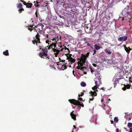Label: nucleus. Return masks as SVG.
<instances>
[{
	"label": "nucleus",
	"mask_w": 132,
	"mask_h": 132,
	"mask_svg": "<svg viewBox=\"0 0 132 132\" xmlns=\"http://www.w3.org/2000/svg\"><path fill=\"white\" fill-rule=\"evenodd\" d=\"M95 48L96 50H99L100 48H102V47H101L96 44H95L94 45Z\"/></svg>",
	"instance_id": "obj_22"
},
{
	"label": "nucleus",
	"mask_w": 132,
	"mask_h": 132,
	"mask_svg": "<svg viewBox=\"0 0 132 132\" xmlns=\"http://www.w3.org/2000/svg\"><path fill=\"white\" fill-rule=\"evenodd\" d=\"M81 86L84 87L86 86V83L84 82H82L81 83Z\"/></svg>",
	"instance_id": "obj_26"
},
{
	"label": "nucleus",
	"mask_w": 132,
	"mask_h": 132,
	"mask_svg": "<svg viewBox=\"0 0 132 132\" xmlns=\"http://www.w3.org/2000/svg\"><path fill=\"white\" fill-rule=\"evenodd\" d=\"M73 111L71 112L70 115L72 119L74 121L76 120V115L73 113Z\"/></svg>",
	"instance_id": "obj_14"
},
{
	"label": "nucleus",
	"mask_w": 132,
	"mask_h": 132,
	"mask_svg": "<svg viewBox=\"0 0 132 132\" xmlns=\"http://www.w3.org/2000/svg\"><path fill=\"white\" fill-rule=\"evenodd\" d=\"M90 71L91 73H93V72L95 71L93 70L92 69V68H90Z\"/></svg>",
	"instance_id": "obj_38"
},
{
	"label": "nucleus",
	"mask_w": 132,
	"mask_h": 132,
	"mask_svg": "<svg viewBox=\"0 0 132 132\" xmlns=\"http://www.w3.org/2000/svg\"><path fill=\"white\" fill-rule=\"evenodd\" d=\"M81 95H80L79 94L78 95V97H80V96H82L84 95V93L81 92Z\"/></svg>",
	"instance_id": "obj_36"
},
{
	"label": "nucleus",
	"mask_w": 132,
	"mask_h": 132,
	"mask_svg": "<svg viewBox=\"0 0 132 132\" xmlns=\"http://www.w3.org/2000/svg\"><path fill=\"white\" fill-rule=\"evenodd\" d=\"M57 41H55V43H52L51 44H50V46H49V48H52V51L54 52H55L54 53L55 56V57H57V55H58L59 52L60 50L57 49L56 48H56V44Z\"/></svg>",
	"instance_id": "obj_2"
},
{
	"label": "nucleus",
	"mask_w": 132,
	"mask_h": 132,
	"mask_svg": "<svg viewBox=\"0 0 132 132\" xmlns=\"http://www.w3.org/2000/svg\"><path fill=\"white\" fill-rule=\"evenodd\" d=\"M86 59L83 58V57L81 56V57L80 59H79V60L80 62H78V65H79L80 64V66H83V64L85 62Z\"/></svg>",
	"instance_id": "obj_5"
},
{
	"label": "nucleus",
	"mask_w": 132,
	"mask_h": 132,
	"mask_svg": "<svg viewBox=\"0 0 132 132\" xmlns=\"http://www.w3.org/2000/svg\"><path fill=\"white\" fill-rule=\"evenodd\" d=\"M123 46L124 47L125 51L128 54L130 53V51L131 50V49L129 47H126V46L125 45H123Z\"/></svg>",
	"instance_id": "obj_11"
},
{
	"label": "nucleus",
	"mask_w": 132,
	"mask_h": 132,
	"mask_svg": "<svg viewBox=\"0 0 132 132\" xmlns=\"http://www.w3.org/2000/svg\"><path fill=\"white\" fill-rule=\"evenodd\" d=\"M82 66H81V67H80V70L83 71L84 70V68L85 69V67H81Z\"/></svg>",
	"instance_id": "obj_34"
},
{
	"label": "nucleus",
	"mask_w": 132,
	"mask_h": 132,
	"mask_svg": "<svg viewBox=\"0 0 132 132\" xmlns=\"http://www.w3.org/2000/svg\"><path fill=\"white\" fill-rule=\"evenodd\" d=\"M128 39L127 36H125L120 37L118 38V40L120 42H123L126 41Z\"/></svg>",
	"instance_id": "obj_8"
},
{
	"label": "nucleus",
	"mask_w": 132,
	"mask_h": 132,
	"mask_svg": "<svg viewBox=\"0 0 132 132\" xmlns=\"http://www.w3.org/2000/svg\"><path fill=\"white\" fill-rule=\"evenodd\" d=\"M124 128L125 129H127V128H125V127Z\"/></svg>",
	"instance_id": "obj_59"
},
{
	"label": "nucleus",
	"mask_w": 132,
	"mask_h": 132,
	"mask_svg": "<svg viewBox=\"0 0 132 132\" xmlns=\"http://www.w3.org/2000/svg\"><path fill=\"white\" fill-rule=\"evenodd\" d=\"M24 11V9L23 8L20 9L18 10V11L19 12V13H21L22 11Z\"/></svg>",
	"instance_id": "obj_33"
},
{
	"label": "nucleus",
	"mask_w": 132,
	"mask_h": 132,
	"mask_svg": "<svg viewBox=\"0 0 132 132\" xmlns=\"http://www.w3.org/2000/svg\"><path fill=\"white\" fill-rule=\"evenodd\" d=\"M57 3H58V1H57Z\"/></svg>",
	"instance_id": "obj_62"
},
{
	"label": "nucleus",
	"mask_w": 132,
	"mask_h": 132,
	"mask_svg": "<svg viewBox=\"0 0 132 132\" xmlns=\"http://www.w3.org/2000/svg\"><path fill=\"white\" fill-rule=\"evenodd\" d=\"M67 63H65L64 64L62 65L61 68L62 70H64L66 69L67 67H68V66L67 65Z\"/></svg>",
	"instance_id": "obj_19"
},
{
	"label": "nucleus",
	"mask_w": 132,
	"mask_h": 132,
	"mask_svg": "<svg viewBox=\"0 0 132 132\" xmlns=\"http://www.w3.org/2000/svg\"><path fill=\"white\" fill-rule=\"evenodd\" d=\"M119 129L117 128L116 129V132H119Z\"/></svg>",
	"instance_id": "obj_49"
},
{
	"label": "nucleus",
	"mask_w": 132,
	"mask_h": 132,
	"mask_svg": "<svg viewBox=\"0 0 132 132\" xmlns=\"http://www.w3.org/2000/svg\"><path fill=\"white\" fill-rule=\"evenodd\" d=\"M67 60H68L69 61H70L72 63L75 62V60L74 59H73L70 56H69V57L67 56Z\"/></svg>",
	"instance_id": "obj_16"
},
{
	"label": "nucleus",
	"mask_w": 132,
	"mask_h": 132,
	"mask_svg": "<svg viewBox=\"0 0 132 132\" xmlns=\"http://www.w3.org/2000/svg\"><path fill=\"white\" fill-rule=\"evenodd\" d=\"M78 99L80 101H83L82 100V98L81 97H79V98H78Z\"/></svg>",
	"instance_id": "obj_42"
},
{
	"label": "nucleus",
	"mask_w": 132,
	"mask_h": 132,
	"mask_svg": "<svg viewBox=\"0 0 132 132\" xmlns=\"http://www.w3.org/2000/svg\"><path fill=\"white\" fill-rule=\"evenodd\" d=\"M73 127L75 128V129H76V127L74 125L73 126Z\"/></svg>",
	"instance_id": "obj_56"
},
{
	"label": "nucleus",
	"mask_w": 132,
	"mask_h": 132,
	"mask_svg": "<svg viewBox=\"0 0 132 132\" xmlns=\"http://www.w3.org/2000/svg\"><path fill=\"white\" fill-rule=\"evenodd\" d=\"M122 78H116L115 79V80L114 81V88H115L116 87V86L117 85V84L119 83V80H120Z\"/></svg>",
	"instance_id": "obj_13"
},
{
	"label": "nucleus",
	"mask_w": 132,
	"mask_h": 132,
	"mask_svg": "<svg viewBox=\"0 0 132 132\" xmlns=\"http://www.w3.org/2000/svg\"><path fill=\"white\" fill-rule=\"evenodd\" d=\"M20 1L21 2H22L23 3V2H24V1L23 0H20Z\"/></svg>",
	"instance_id": "obj_58"
},
{
	"label": "nucleus",
	"mask_w": 132,
	"mask_h": 132,
	"mask_svg": "<svg viewBox=\"0 0 132 132\" xmlns=\"http://www.w3.org/2000/svg\"><path fill=\"white\" fill-rule=\"evenodd\" d=\"M37 27L36 26V27H35V28H36Z\"/></svg>",
	"instance_id": "obj_64"
},
{
	"label": "nucleus",
	"mask_w": 132,
	"mask_h": 132,
	"mask_svg": "<svg viewBox=\"0 0 132 132\" xmlns=\"http://www.w3.org/2000/svg\"><path fill=\"white\" fill-rule=\"evenodd\" d=\"M110 121H111V123L112 124L114 122H113V120H111Z\"/></svg>",
	"instance_id": "obj_52"
},
{
	"label": "nucleus",
	"mask_w": 132,
	"mask_h": 132,
	"mask_svg": "<svg viewBox=\"0 0 132 132\" xmlns=\"http://www.w3.org/2000/svg\"><path fill=\"white\" fill-rule=\"evenodd\" d=\"M62 46H58V47H57V48H56V49L57 48H58V49H60V48H62Z\"/></svg>",
	"instance_id": "obj_44"
},
{
	"label": "nucleus",
	"mask_w": 132,
	"mask_h": 132,
	"mask_svg": "<svg viewBox=\"0 0 132 132\" xmlns=\"http://www.w3.org/2000/svg\"><path fill=\"white\" fill-rule=\"evenodd\" d=\"M61 60L60 58H59V61H60V62H57V65H59V63H60V62H61V60Z\"/></svg>",
	"instance_id": "obj_41"
},
{
	"label": "nucleus",
	"mask_w": 132,
	"mask_h": 132,
	"mask_svg": "<svg viewBox=\"0 0 132 132\" xmlns=\"http://www.w3.org/2000/svg\"><path fill=\"white\" fill-rule=\"evenodd\" d=\"M89 53H90L89 52H88L87 54H85L84 55L83 54H82V56L83 57V58H85L86 59V58L88 57V56L89 55Z\"/></svg>",
	"instance_id": "obj_20"
},
{
	"label": "nucleus",
	"mask_w": 132,
	"mask_h": 132,
	"mask_svg": "<svg viewBox=\"0 0 132 132\" xmlns=\"http://www.w3.org/2000/svg\"><path fill=\"white\" fill-rule=\"evenodd\" d=\"M51 41H47V40H46V43H48L49 42H51Z\"/></svg>",
	"instance_id": "obj_50"
},
{
	"label": "nucleus",
	"mask_w": 132,
	"mask_h": 132,
	"mask_svg": "<svg viewBox=\"0 0 132 132\" xmlns=\"http://www.w3.org/2000/svg\"><path fill=\"white\" fill-rule=\"evenodd\" d=\"M124 73V72H123V71H121V72L119 73V76H123V75H124L123 74V75H120V73Z\"/></svg>",
	"instance_id": "obj_39"
},
{
	"label": "nucleus",
	"mask_w": 132,
	"mask_h": 132,
	"mask_svg": "<svg viewBox=\"0 0 132 132\" xmlns=\"http://www.w3.org/2000/svg\"><path fill=\"white\" fill-rule=\"evenodd\" d=\"M103 104V106H104V107H105V106L106 105H105V104Z\"/></svg>",
	"instance_id": "obj_57"
},
{
	"label": "nucleus",
	"mask_w": 132,
	"mask_h": 132,
	"mask_svg": "<svg viewBox=\"0 0 132 132\" xmlns=\"http://www.w3.org/2000/svg\"><path fill=\"white\" fill-rule=\"evenodd\" d=\"M80 67L79 66V65H78V66H77V67H76V68L77 69H80Z\"/></svg>",
	"instance_id": "obj_47"
},
{
	"label": "nucleus",
	"mask_w": 132,
	"mask_h": 132,
	"mask_svg": "<svg viewBox=\"0 0 132 132\" xmlns=\"http://www.w3.org/2000/svg\"><path fill=\"white\" fill-rule=\"evenodd\" d=\"M95 76L96 77V79H97L98 80V82L100 83L101 82V74L99 72H97L95 74Z\"/></svg>",
	"instance_id": "obj_9"
},
{
	"label": "nucleus",
	"mask_w": 132,
	"mask_h": 132,
	"mask_svg": "<svg viewBox=\"0 0 132 132\" xmlns=\"http://www.w3.org/2000/svg\"><path fill=\"white\" fill-rule=\"evenodd\" d=\"M78 32H79V31L78 30H77Z\"/></svg>",
	"instance_id": "obj_63"
},
{
	"label": "nucleus",
	"mask_w": 132,
	"mask_h": 132,
	"mask_svg": "<svg viewBox=\"0 0 132 132\" xmlns=\"http://www.w3.org/2000/svg\"><path fill=\"white\" fill-rule=\"evenodd\" d=\"M34 25H30V26H27V27H28V29L30 30V31H31L33 30H36V29L35 28L36 26H35L34 27Z\"/></svg>",
	"instance_id": "obj_15"
},
{
	"label": "nucleus",
	"mask_w": 132,
	"mask_h": 132,
	"mask_svg": "<svg viewBox=\"0 0 132 132\" xmlns=\"http://www.w3.org/2000/svg\"><path fill=\"white\" fill-rule=\"evenodd\" d=\"M84 74H86L87 73V72H84Z\"/></svg>",
	"instance_id": "obj_55"
},
{
	"label": "nucleus",
	"mask_w": 132,
	"mask_h": 132,
	"mask_svg": "<svg viewBox=\"0 0 132 132\" xmlns=\"http://www.w3.org/2000/svg\"><path fill=\"white\" fill-rule=\"evenodd\" d=\"M127 126L130 128V131L128 132H132V123L129 122L127 125Z\"/></svg>",
	"instance_id": "obj_18"
},
{
	"label": "nucleus",
	"mask_w": 132,
	"mask_h": 132,
	"mask_svg": "<svg viewBox=\"0 0 132 132\" xmlns=\"http://www.w3.org/2000/svg\"><path fill=\"white\" fill-rule=\"evenodd\" d=\"M131 79L132 78L131 77H129V82H132V80H131Z\"/></svg>",
	"instance_id": "obj_40"
},
{
	"label": "nucleus",
	"mask_w": 132,
	"mask_h": 132,
	"mask_svg": "<svg viewBox=\"0 0 132 132\" xmlns=\"http://www.w3.org/2000/svg\"><path fill=\"white\" fill-rule=\"evenodd\" d=\"M90 93V95L92 97L89 98V103H90V101H93L94 98V97L95 96H96L97 95V93L95 91L93 92L91 91Z\"/></svg>",
	"instance_id": "obj_6"
},
{
	"label": "nucleus",
	"mask_w": 132,
	"mask_h": 132,
	"mask_svg": "<svg viewBox=\"0 0 132 132\" xmlns=\"http://www.w3.org/2000/svg\"><path fill=\"white\" fill-rule=\"evenodd\" d=\"M109 101H110L111 100L110 99H109Z\"/></svg>",
	"instance_id": "obj_60"
},
{
	"label": "nucleus",
	"mask_w": 132,
	"mask_h": 132,
	"mask_svg": "<svg viewBox=\"0 0 132 132\" xmlns=\"http://www.w3.org/2000/svg\"><path fill=\"white\" fill-rule=\"evenodd\" d=\"M85 31L88 34L91 33L92 31V29L90 27H88L87 26H86L85 28Z\"/></svg>",
	"instance_id": "obj_10"
},
{
	"label": "nucleus",
	"mask_w": 132,
	"mask_h": 132,
	"mask_svg": "<svg viewBox=\"0 0 132 132\" xmlns=\"http://www.w3.org/2000/svg\"><path fill=\"white\" fill-rule=\"evenodd\" d=\"M39 28H41V27H39Z\"/></svg>",
	"instance_id": "obj_61"
},
{
	"label": "nucleus",
	"mask_w": 132,
	"mask_h": 132,
	"mask_svg": "<svg viewBox=\"0 0 132 132\" xmlns=\"http://www.w3.org/2000/svg\"><path fill=\"white\" fill-rule=\"evenodd\" d=\"M105 52L109 54H111V52L110 50L107 49H106L105 50Z\"/></svg>",
	"instance_id": "obj_29"
},
{
	"label": "nucleus",
	"mask_w": 132,
	"mask_h": 132,
	"mask_svg": "<svg viewBox=\"0 0 132 132\" xmlns=\"http://www.w3.org/2000/svg\"><path fill=\"white\" fill-rule=\"evenodd\" d=\"M41 46H39L40 50H41L42 52H40L38 54V56L41 58L45 59L48 63H50L52 61V59L50 58L49 55L47 53L48 50L46 47L43 48Z\"/></svg>",
	"instance_id": "obj_1"
},
{
	"label": "nucleus",
	"mask_w": 132,
	"mask_h": 132,
	"mask_svg": "<svg viewBox=\"0 0 132 132\" xmlns=\"http://www.w3.org/2000/svg\"><path fill=\"white\" fill-rule=\"evenodd\" d=\"M72 73H73V75L75 76V71H74L73 70V71H72Z\"/></svg>",
	"instance_id": "obj_51"
},
{
	"label": "nucleus",
	"mask_w": 132,
	"mask_h": 132,
	"mask_svg": "<svg viewBox=\"0 0 132 132\" xmlns=\"http://www.w3.org/2000/svg\"><path fill=\"white\" fill-rule=\"evenodd\" d=\"M114 121L115 122H117L118 121V117H116L114 118Z\"/></svg>",
	"instance_id": "obj_27"
},
{
	"label": "nucleus",
	"mask_w": 132,
	"mask_h": 132,
	"mask_svg": "<svg viewBox=\"0 0 132 132\" xmlns=\"http://www.w3.org/2000/svg\"><path fill=\"white\" fill-rule=\"evenodd\" d=\"M101 89L102 90H103L104 91H105L104 88V87H103L101 88Z\"/></svg>",
	"instance_id": "obj_53"
},
{
	"label": "nucleus",
	"mask_w": 132,
	"mask_h": 132,
	"mask_svg": "<svg viewBox=\"0 0 132 132\" xmlns=\"http://www.w3.org/2000/svg\"><path fill=\"white\" fill-rule=\"evenodd\" d=\"M38 27H41V28H38L39 30L40 31H42L43 30V27L44 26L43 24L42 23H39L38 24Z\"/></svg>",
	"instance_id": "obj_17"
},
{
	"label": "nucleus",
	"mask_w": 132,
	"mask_h": 132,
	"mask_svg": "<svg viewBox=\"0 0 132 132\" xmlns=\"http://www.w3.org/2000/svg\"><path fill=\"white\" fill-rule=\"evenodd\" d=\"M131 86L130 84H128L127 85H124V87H123L122 89L123 90L125 91L127 89H130Z\"/></svg>",
	"instance_id": "obj_12"
},
{
	"label": "nucleus",
	"mask_w": 132,
	"mask_h": 132,
	"mask_svg": "<svg viewBox=\"0 0 132 132\" xmlns=\"http://www.w3.org/2000/svg\"><path fill=\"white\" fill-rule=\"evenodd\" d=\"M98 88V87L97 86L95 85V86L93 87L92 88V89L93 90H94V91H98V90H97V88Z\"/></svg>",
	"instance_id": "obj_24"
},
{
	"label": "nucleus",
	"mask_w": 132,
	"mask_h": 132,
	"mask_svg": "<svg viewBox=\"0 0 132 132\" xmlns=\"http://www.w3.org/2000/svg\"><path fill=\"white\" fill-rule=\"evenodd\" d=\"M17 7L19 9H20L22 8V4L21 3H19L17 5Z\"/></svg>",
	"instance_id": "obj_25"
},
{
	"label": "nucleus",
	"mask_w": 132,
	"mask_h": 132,
	"mask_svg": "<svg viewBox=\"0 0 132 132\" xmlns=\"http://www.w3.org/2000/svg\"><path fill=\"white\" fill-rule=\"evenodd\" d=\"M104 99H102L101 100V102H102L103 104H104L105 103V102L104 101Z\"/></svg>",
	"instance_id": "obj_46"
},
{
	"label": "nucleus",
	"mask_w": 132,
	"mask_h": 132,
	"mask_svg": "<svg viewBox=\"0 0 132 132\" xmlns=\"http://www.w3.org/2000/svg\"><path fill=\"white\" fill-rule=\"evenodd\" d=\"M65 60H61V62H65Z\"/></svg>",
	"instance_id": "obj_48"
},
{
	"label": "nucleus",
	"mask_w": 132,
	"mask_h": 132,
	"mask_svg": "<svg viewBox=\"0 0 132 132\" xmlns=\"http://www.w3.org/2000/svg\"><path fill=\"white\" fill-rule=\"evenodd\" d=\"M34 5L36 7H39V5H38V2H37V1L36 2H34Z\"/></svg>",
	"instance_id": "obj_28"
},
{
	"label": "nucleus",
	"mask_w": 132,
	"mask_h": 132,
	"mask_svg": "<svg viewBox=\"0 0 132 132\" xmlns=\"http://www.w3.org/2000/svg\"><path fill=\"white\" fill-rule=\"evenodd\" d=\"M32 4L31 3H27V4L26 5L27 8H30L31 7Z\"/></svg>",
	"instance_id": "obj_21"
},
{
	"label": "nucleus",
	"mask_w": 132,
	"mask_h": 132,
	"mask_svg": "<svg viewBox=\"0 0 132 132\" xmlns=\"http://www.w3.org/2000/svg\"><path fill=\"white\" fill-rule=\"evenodd\" d=\"M69 101L72 104L75 105H80L82 107L84 106V105L83 103L81 104L79 101L78 100H76L74 99H69Z\"/></svg>",
	"instance_id": "obj_4"
},
{
	"label": "nucleus",
	"mask_w": 132,
	"mask_h": 132,
	"mask_svg": "<svg viewBox=\"0 0 132 132\" xmlns=\"http://www.w3.org/2000/svg\"><path fill=\"white\" fill-rule=\"evenodd\" d=\"M23 4L24 5H25L26 6V5L27 4V3H26V2H25L24 1V2H23Z\"/></svg>",
	"instance_id": "obj_45"
},
{
	"label": "nucleus",
	"mask_w": 132,
	"mask_h": 132,
	"mask_svg": "<svg viewBox=\"0 0 132 132\" xmlns=\"http://www.w3.org/2000/svg\"><path fill=\"white\" fill-rule=\"evenodd\" d=\"M93 65L94 67H95L96 66V65L95 64H93Z\"/></svg>",
	"instance_id": "obj_54"
},
{
	"label": "nucleus",
	"mask_w": 132,
	"mask_h": 132,
	"mask_svg": "<svg viewBox=\"0 0 132 132\" xmlns=\"http://www.w3.org/2000/svg\"><path fill=\"white\" fill-rule=\"evenodd\" d=\"M40 36L39 35L38 33H37V34L36 35L35 37L34 38V40L32 41V43L34 44H36V45L39 47V46H41V47L42 48L43 45L42 44L39 45L38 44H40L41 42L40 41V38L39 37Z\"/></svg>",
	"instance_id": "obj_3"
},
{
	"label": "nucleus",
	"mask_w": 132,
	"mask_h": 132,
	"mask_svg": "<svg viewBox=\"0 0 132 132\" xmlns=\"http://www.w3.org/2000/svg\"><path fill=\"white\" fill-rule=\"evenodd\" d=\"M85 44H86L88 46H90V44L89 43V42L87 41H86L85 42Z\"/></svg>",
	"instance_id": "obj_32"
},
{
	"label": "nucleus",
	"mask_w": 132,
	"mask_h": 132,
	"mask_svg": "<svg viewBox=\"0 0 132 132\" xmlns=\"http://www.w3.org/2000/svg\"><path fill=\"white\" fill-rule=\"evenodd\" d=\"M53 34H46V37L49 40H51L52 41L55 40V42H54V43H55V42L56 41V38H54L53 36Z\"/></svg>",
	"instance_id": "obj_7"
},
{
	"label": "nucleus",
	"mask_w": 132,
	"mask_h": 132,
	"mask_svg": "<svg viewBox=\"0 0 132 132\" xmlns=\"http://www.w3.org/2000/svg\"><path fill=\"white\" fill-rule=\"evenodd\" d=\"M95 83L96 85L98 87L99 86V85L97 84V80L95 81Z\"/></svg>",
	"instance_id": "obj_35"
},
{
	"label": "nucleus",
	"mask_w": 132,
	"mask_h": 132,
	"mask_svg": "<svg viewBox=\"0 0 132 132\" xmlns=\"http://www.w3.org/2000/svg\"><path fill=\"white\" fill-rule=\"evenodd\" d=\"M68 62H69L68 65H67L68 66V67H71V65L72 64V63L70 61H68Z\"/></svg>",
	"instance_id": "obj_31"
},
{
	"label": "nucleus",
	"mask_w": 132,
	"mask_h": 132,
	"mask_svg": "<svg viewBox=\"0 0 132 132\" xmlns=\"http://www.w3.org/2000/svg\"><path fill=\"white\" fill-rule=\"evenodd\" d=\"M3 54L5 56L9 55V53L8 50H6L3 52Z\"/></svg>",
	"instance_id": "obj_23"
},
{
	"label": "nucleus",
	"mask_w": 132,
	"mask_h": 132,
	"mask_svg": "<svg viewBox=\"0 0 132 132\" xmlns=\"http://www.w3.org/2000/svg\"><path fill=\"white\" fill-rule=\"evenodd\" d=\"M64 48H62V49H61V50H60V51H63V50L64 49L65 50H69V49L67 48L66 46H64Z\"/></svg>",
	"instance_id": "obj_30"
},
{
	"label": "nucleus",
	"mask_w": 132,
	"mask_h": 132,
	"mask_svg": "<svg viewBox=\"0 0 132 132\" xmlns=\"http://www.w3.org/2000/svg\"><path fill=\"white\" fill-rule=\"evenodd\" d=\"M93 55H94L95 54H96V50H93Z\"/></svg>",
	"instance_id": "obj_37"
},
{
	"label": "nucleus",
	"mask_w": 132,
	"mask_h": 132,
	"mask_svg": "<svg viewBox=\"0 0 132 132\" xmlns=\"http://www.w3.org/2000/svg\"><path fill=\"white\" fill-rule=\"evenodd\" d=\"M35 14H36V16L37 18L38 17V16L37 14V10H36V12H35Z\"/></svg>",
	"instance_id": "obj_43"
}]
</instances>
